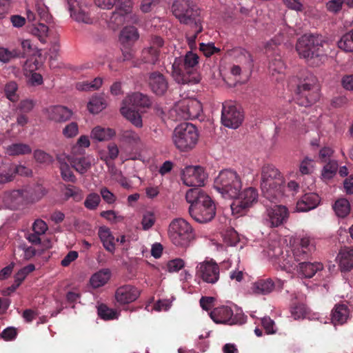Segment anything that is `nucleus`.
<instances>
[{
    "label": "nucleus",
    "mask_w": 353,
    "mask_h": 353,
    "mask_svg": "<svg viewBox=\"0 0 353 353\" xmlns=\"http://www.w3.org/2000/svg\"><path fill=\"white\" fill-rule=\"evenodd\" d=\"M32 152L31 147L26 143H15L6 148V154L9 156L29 154Z\"/></svg>",
    "instance_id": "35"
},
{
    "label": "nucleus",
    "mask_w": 353,
    "mask_h": 353,
    "mask_svg": "<svg viewBox=\"0 0 353 353\" xmlns=\"http://www.w3.org/2000/svg\"><path fill=\"white\" fill-rule=\"evenodd\" d=\"M171 139L178 150L187 152L194 148L197 144L199 132L194 125L185 122L174 129Z\"/></svg>",
    "instance_id": "7"
},
{
    "label": "nucleus",
    "mask_w": 353,
    "mask_h": 353,
    "mask_svg": "<svg viewBox=\"0 0 353 353\" xmlns=\"http://www.w3.org/2000/svg\"><path fill=\"white\" fill-rule=\"evenodd\" d=\"M64 187L63 194L66 199L72 198L74 201H79L82 199V191L78 187L72 185H64Z\"/></svg>",
    "instance_id": "45"
},
{
    "label": "nucleus",
    "mask_w": 353,
    "mask_h": 353,
    "mask_svg": "<svg viewBox=\"0 0 353 353\" xmlns=\"http://www.w3.org/2000/svg\"><path fill=\"white\" fill-rule=\"evenodd\" d=\"M23 190H14L4 194L3 201L5 205L12 210L19 208L26 201Z\"/></svg>",
    "instance_id": "22"
},
{
    "label": "nucleus",
    "mask_w": 353,
    "mask_h": 353,
    "mask_svg": "<svg viewBox=\"0 0 353 353\" xmlns=\"http://www.w3.org/2000/svg\"><path fill=\"white\" fill-rule=\"evenodd\" d=\"M33 156L37 162L40 163H52L54 161L53 157L42 150H35Z\"/></svg>",
    "instance_id": "51"
},
{
    "label": "nucleus",
    "mask_w": 353,
    "mask_h": 353,
    "mask_svg": "<svg viewBox=\"0 0 353 353\" xmlns=\"http://www.w3.org/2000/svg\"><path fill=\"white\" fill-rule=\"evenodd\" d=\"M190 216L199 223L211 221L216 215V206L212 199L200 188H191L185 194Z\"/></svg>",
    "instance_id": "2"
},
{
    "label": "nucleus",
    "mask_w": 353,
    "mask_h": 353,
    "mask_svg": "<svg viewBox=\"0 0 353 353\" xmlns=\"http://www.w3.org/2000/svg\"><path fill=\"white\" fill-rule=\"evenodd\" d=\"M320 203V198L317 194L307 193L297 201L296 210L299 212H307L314 209Z\"/></svg>",
    "instance_id": "23"
},
{
    "label": "nucleus",
    "mask_w": 353,
    "mask_h": 353,
    "mask_svg": "<svg viewBox=\"0 0 353 353\" xmlns=\"http://www.w3.org/2000/svg\"><path fill=\"white\" fill-rule=\"evenodd\" d=\"M269 68L272 72V74H274V72L283 74L285 72V65L281 58L279 57H275L270 61Z\"/></svg>",
    "instance_id": "50"
},
{
    "label": "nucleus",
    "mask_w": 353,
    "mask_h": 353,
    "mask_svg": "<svg viewBox=\"0 0 353 353\" xmlns=\"http://www.w3.org/2000/svg\"><path fill=\"white\" fill-rule=\"evenodd\" d=\"M48 227L46 223L40 219L36 220L32 225V230L34 232L39 234H43L47 230Z\"/></svg>",
    "instance_id": "62"
},
{
    "label": "nucleus",
    "mask_w": 353,
    "mask_h": 353,
    "mask_svg": "<svg viewBox=\"0 0 353 353\" xmlns=\"http://www.w3.org/2000/svg\"><path fill=\"white\" fill-rule=\"evenodd\" d=\"M10 172L13 174V179L17 174L25 176H29L32 174L31 170L22 165H17L14 168H10Z\"/></svg>",
    "instance_id": "60"
},
{
    "label": "nucleus",
    "mask_w": 353,
    "mask_h": 353,
    "mask_svg": "<svg viewBox=\"0 0 353 353\" xmlns=\"http://www.w3.org/2000/svg\"><path fill=\"white\" fill-rule=\"evenodd\" d=\"M339 267L341 271H350L353 268V248L344 247L339 254Z\"/></svg>",
    "instance_id": "27"
},
{
    "label": "nucleus",
    "mask_w": 353,
    "mask_h": 353,
    "mask_svg": "<svg viewBox=\"0 0 353 353\" xmlns=\"http://www.w3.org/2000/svg\"><path fill=\"white\" fill-rule=\"evenodd\" d=\"M140 296L139 290L132 285H124L118 288L115 292L117 302L124 305L135 301Z\"/></svg>",
    "instance_id": "16"
},
{
    "label": "nucleus",
    "mask_w": 353,
    "mask_h": 353,
    "mask_svg": "<svg viewBox=\"0 0 353 353\" xmlns=\"http://www.w3.org/2000/svg\"><path fill=\"white\" fill-rule=\"evenodd\" d=\"M79 132V127L76 122H71L63 129V134L66 138L75 137Z\"/></svg>",
    "instance_id": "56"
},
{
    "label": "nucleus",
    "mask_w": 353,
    "mask_h": 353,
    "mask_svg": "<svg viewBox=\"0 0 353 353\" xmlns=\"http://www.w3.org/2000/svg\"><path fill=\"white\" fill-rule=\"evenodd\" d=\"M185 100L176 103L169 112V117L173 121L189 119Z\"/></svg>",
    "instance_id": "32"
},
{
    "label": "nucleus",
    "mask_w": 353,
    "mask_h": 353,
    "mask_svg": "<svg viewBox=\"0 0 353 353\" xmlns=\"http://www.w3.org/2000/svg\"><path fill=\"white\" fill-rule=\"evenodd\" d=\"M325 44L326 41L322 35L305 34L298 39L296 50L301 57L307 61L313 59L318 65L326 59Z\"/></svg>",
    "instance_id": "4"
},
{
    "label": "nucleus",
    "mask_w": 353,
    "mask_h": 353,
    "mask_svg": "<svg viewBox=\"0 0 353 353\" xmlns=\"http://www.w3.org/2000/svg\"><path fill=\"white\" fill-rule=\"evenodd\" d=\"M61 175L65 181L75 183L77 178L70 168L68 164L63 163L60 167Z\"/></svg>",
    "instance_id": "52"
},
{
    "label": "nucleus",
    "mask_w": 353,
    "mask_h": 353,
    "mask_svg": "<svg viewBox=\"0 0 353 353\" xmlns=\"http://www.w3.org/2000/svg\"><path fill=\"white\" fill-rule=\"evenodd\" d=\"M214 298L212 296H202L199 301L203 310L209 311L214 305Z\"/></svg>",
    "instance_id": "61"
},
{
    "label": "nucleus",
    "mask_w": 353,
    "mask_h": 353,
    "mask_svg": "<svg viewBox=\"0 0 353 353\" xmlns=\"http://www.w3.org/2000/svg\"><path fill=\"white\" fill-rule=\"evenodd\" d=\"M139 34L134 26H126L120 33L119 41L123 43L130 45L138 40Z\"/></svg>",
    "instance_id": "33"
},
{
    "label": "nucleus",
    "mask_w": 353,
    "mask_h": 353,
    "mask_svg": "<svg viewBox=\"0 0 353 353\" xmlns=\"http://www.w3.org/2000/svg\"><path fill=\"white\" fill-rule=\"evenodd\" d=\"M305 310L302 305H296L291 307V314L294 319H299L304 316Z\"/></svg>",
    "instance_id": "63"
},
{
    "label": "nucleus",
    "mask_w": 353,
    "mask_h": 353,
    "mask_svg": "<svg viewBox=\"0 0 353 353\" xmlns=\"http://www.w3.org/2000/svg\"><path fill=\"white\" fill-rule=\"evenodd\" d=\"M197 28L192 34H187L186 39L190 51L184 56L175 57L172 65L171 76L179 84H196L201 80L198 72L199 57L192 50L196 48V39L198 34L202 31L201 22L196 26Z\"/></svg>",
    "instance_id": "1"
},
{
    "label": "nucleus",
    "mask_w": 353,
    "mask_h": 353,
    "mask_svg": "<svg viewBox=\"0 0 353 353\" xmlns=\"http://www.w3.org/2000/svg\"><path fill=\"white\" fill-rule=\"evenodd\" d=\"M97 312L100 318L105 321L112 320L118 317L117 312L114 310L108 307L105 304L99 305Z\"/></svg>",
    "instance_id": "44"
},
{
    "label": "nucleus",
    "mask_w": 353,
    "mask_h": 353,
    "mask_svg": "<svg viewBox=\"0 0 353 353\" xmlns=\"http://www.w3.org/2000/svg\"><path fill=\"white\" fill-rule=\"evenodd\" d=\"M35 270L34 264H29L19 270L14 276V279L22 283L26 277Z\"/></svg>",
    "instance_id": "55"
},
{
    "label": "nucleus",
    "mask_w": 353,
    "mask_h": 353,
    "mask_svg": "<svg viewBox=\"0 0 353 353\" xmlns=\"http://www.w3.org/2000/svg\"><path fill=\"white\" fill-rule=\"evenodd\" d=\"M333 209L337 216L345 218L350 212V202L345 198L339 199L335 201Z\"/></svg>",
    "instance_id": "38"
},
{
    "label": "nucleus",
    "mask_w": 353,
    "mask_h": 353,
    "mask_svg": "<svg viewBox=\"0 0 353 353\" xmlns=\"http://www.w3.org/2000/svg\"><path fill=\"white\" fill-rule=\"evenodd\" d=\"M189 119H194L199 117L202 112V105L196 99H184Z\"/></svg>",
    "instance_id": "39"
},
{
    "label": "nucleus",
    "mask_w": 353,
    "mask_h": 353,
    "mask_svg": "<svg viewBox=\"0 0 353 353\" xmlns=\"http://www.w3.org/2000/svg\"><path fill=\"white\" fill-rule=\"evenodd\" d=\"M214 188L223 198H236L242 188L241 177L234 170H223L215 178Z\"/></svg>",
    "instance_id": "6"
},
{
    "label": "nucleus",
    "mask_w": 353,
    "mask_h": 353,
    "mask_svg": "<svg viewBox=\"0 0 353 353\" xmlns=\"http://www.w3.org/2000/svg\"><path fill=\"white\" fill-rule=\"evenodd\" d=\"M343 0H331L327 3V9L332 12L336 13L342 8Z\"/></svg>",
    "instance_id": "64"
},
{
    "label": "nucleus",
    "mask_w": 353,
    "mask_h": 353,
    "mask_svg": "<svg viewBox=\"0 0 353 353\" xmlns=\"http://www.w3.org/2000/svg\"><path fill=\"white\" fill-rule=\"evenodd\" d=\"M101 198L98 194L90 193L87 196L84 201V205L87 209L93 210L98 207Z\"/></svg>",
    "instance_id": "48"
},
{
    "label": "nucleus",
    "mask_w": 353,
    "mask_h": 353,
    "mask_svg": "<svg viewBox=\"0 0 353 353\" xmlns=\"http://www.w3.org/2000/svg\"><path fill=\"white\" fill-rule=\"evenodd\" d=\"M115 132L110 128H103L99 126L95 127L92 130V137L99 141H106L114 136Z\"/></svg>",
    "instance_id": "40"
},
{
    "label": "nucleus",
    "mask_w": 353,
    "mask_h": 353,
    "mask_svg": "<svg viewBox=\"0 0 353 353\" xmlns=\"http://www.w3.org/2000/svg\"><path fill=\"white\" fill-rule=\"evenodd\" d=\"M148 82L151 90L157 95H163L168 89V81L166 77L159 71L150 72L148 75Z\"/></svg>",
    "instance_id": "17"
},
{
    "label": "nucleus",
    "mask_w": 353,
    "mask_h": 353,
    "mask_svg": "<svg viewBox=\"0 0 353 353\" xmlns=\"http://www.w3.org/2000/svg\"><path fill=\"white\" fill-rule=\"evenodd\" d=\"M70 164L81 174L85 173L91 167L90 159L85 157L72 158Z\"/></svg>",
    "instance_id": "37"
},
{
    "label": "nucleus",
    "mask_w": 353,
    "mask_h": 353,
    "mask_svg": "<svg viewBox=\"0 0 353 353\" xmlns=\"http://www.w3.org/2000/svg\"><path fill=\"white\" fill-rule=\"evenodd\" d=\"M184 265L185 263L183 260L181 259H175L168 262V269L170 272H178L181 270Z\"/></svg>",
    "instance_id": "59"
},
{
    "label": "nucleus",
    "mask_w": 353,
    "mask_h": 353,
    "mask_svg": "<svg viewBox=\"0 0 353 353\" xmlns=\"http://www.w3.org/2000/svg\"><path fill=\"white\" fill-rule=\"evenodd\" d=\"M196 276L205 283L214 284L219 279L220 268L213 259L199 263L196 267Z\"/></svg>",
    "instance_id": "14"
},
{
    "label": "nucleus",
    "mask_w": 353,
    "mask_h": 353,
    "mask_svg": "<svg viewBox=\"0 0 353 353\" xmlns=\"http://www.w3.org/2000/svg\"><path fill=\"white\" fill-rule=\"evenodd\" d=\"M70 12V16L75 21L78 22H83L85 23H92V20L87 12L83 10L78 5L74 7L72 10H68Z\"/></svg>",
    "instance_id": "42"
},
{
    "label": "nucleus",
    "mask_w": 353,
    "mask_h": 353,
    "mask_svg": "<svg viewBox=\"0 0 353 353\" xmlns=\"http://www.w3.org/2000/svg\"><path fill=\"white\" fill-rule=\"evenodd\" d=\"M48 118L57 123L65 122L70 119L72 111L63 105H52L46 110Z\"/></svg>",
    "instance_id": "21"
},
{
    "label": "nucleus",
    "mask_w": 353,
    "mask_h": 353,
    "mask_svg": "<svg viewBox=\"0 0 353 353\" xmlns=\"http://www.w3.org/2000/svg\"><path fill=\"white\" fill-rule=\"evenodd\" d=\"M261 325L268 334L276 333L274 321L269 316H265L261 319Z\"/></svg>",
    "instance_id": "57"
},
{
    "label": "nucleus",
    "mask_w": 353,
    "mask_h": 353,
    "mask_svg": "<svg viewBox=\"0 0 353 353\" xmlns=\"http://www.w3.org/2000/svg\"><path fill=\"white\" fill-rule=\"evenodd\" d=\"M199 50L201 51L206 57H210L215 53L220 52V49L216 48L212 43H201L199 44Z\"/></svg>",
    "instance_id": "53"
},
{
    "label": "nucleus",
    "mask_w": 353,
    "mask_h": 353,
    "mask_svg": "<svg viewBox=\"0 0 353 353\" xmlns=\"http://www.w3.org/2000/svg\"><path fill=\"white\" fill-rule=\"evenodd\" d=\"M155 216L153 212H147L143 215L141 225L144 230L150 229L155 223Z\"/></svg>",
    "instance_id": "54"
},
{
    "label": "nucleus",
    "mask_w": 353,
    "mask_h": 353,
    "mask_svg": "<svg viewBox=\"0 0 353 353\" xmlns=\"http://www.w3.org/2000/svg\"><path fill=\"white\" fill-rule=\"evenodd\" d=\"M123 105H131L134 108H148L152 102L149 97L141 92H134L128 95L123 101Z\"/></svg>",
    "instance_id": "24"
},
{
    "label": "nucleus",
    "mask_w": 353,
    "mask_h": 353,
    "mask_svg": "<svg viewBox=\"0 0 353 353\" xmlns=\"http://www.w3.org/2000/svg\"><path fill=\"white\" fill-rule=\"evenodd\" d=\"M319 98V87L316 78L312 74H307L301 81L296 89V103L304 107L310 106Z\"/></svg>",
    "instance_id": "10"
},
{
    "label": "nucleus",
    "mask_w": 353,
    "mask_h": 353,
    "mask_svg": "<svg viewBox=\"0 0 353 353\" xmlns=\"http://www.w3.org/2000/svg\"><path fill=\"white\" fill-rule=\"evenodd\" d=\"M268 254L269 256H281V258L279 257V263H281V265L285 269H294L295 268L297 267V265L295 263L296 261L294 260V254L291 256L288 254V252L284 254L282 249L280 247H278L273 250H270L268 252Z\"/></svg>",
    "instance_id": "29"
},
{
    "label": "nucleus",
    "mask_w": 353,
    "mask_h": 353,
    "mask_svg": "<svg viewBox=\"0 0 353 353\" xmlns=\"http://www.w3.org/2000/svg\"><path fill=\"white\" fill-rule=\"evenodd\" d=\"M172 11L181 23H194L195 26H197L200 23L199 10L189 0H174Z\"/></svg>",
    "instance_id": "11"
},
{
    "label": "nucleus",
    "mask_w": 353,
    "mask_h": 353,
    "mask_svg": "<svg viewBox=\"0 0 353 353\" xmlns=\"http://www.w3.org/2000/svg\"><path fill=\"white\" fill-rule=\"evenodd\" d=\"M23 58V52L19 48L0 47V62L8 63L17 59Z\"/></svg>",
    "instance_id": "30"
},
{
    "label": "nucleus",
    "mask_w": 353,
    "mask_h": 353,
    "mask_svg": "<svg viewBox=\"0 0 353 353\" xmlns=\"http://www.w3.org/2000/svg\"><path fill=\"white\" fill-rule=\"evenodd\" d=\"M160 50L152 48H144L141 54L140 61H132L133 67H139L141 63L154 65L159 61Z\"/></svg>",
    "instance_id": "26"
},
{
    "label": "nucleus",
    "mask_w": 353,
    "mask_h": 353,
    "mask_svg": "<svg viewBox=\"0 0 353 353\" xmlns=\"http://www.w3.org/2000/svg\"><path fill=\"white\" fill-rule=\"evenodd\" d=\"M168 235L171 242L176 246L188 248L195 239L192 225L184 219H175L170 223Z\"/></svg>",
    "instance_id": "9"
},
{
    "label": "nucleus",
    "mask_w": 353,
    "mask_h": 353,
    "mask_svg": "<svg viewBox=\"0 0 353 353\" xmlns=\"http://www.w3.org/2000/svg\"><path fill=\"white\" fill-rule=\"evenodd\" d=\"M231 204V209L233 213L243 214L245 210L250 208L257 202L258 192L254 188L245 189L236 198Z\"/></svg>",
    "instance_id": "13"
},
{
    "label": "nucleus",
    "mask_w": 353,
    "mask_h": 353,
    "mask_svg": "<svg viewBox=\"0 0 353 353\" xmlns=\"http://www.w3.org/2000/svg\"><path fill=\"white\" fill-rule=\"evenodd\" d=\"M338 46L345 52H353V30L341 38L338 41Z\"/></svg>",
    "instance_id": "43"
},
{
    "label": "nucleus",
    "mask_w": 353,
    "mask_h": 353,
    "mask_svg": "<svg viewBox=\"0 0 353 353\" xmlns=\"http://www.w3.org/2000/svg\"><path fill=\"white\" fill-rule=\"evenodd\" d=\"M350 316V310L345 304H336L332 310V323L336 325H343Z\"/></svg>",
    "instance_id": "25"
},
{
    "label": "nucleus",
    "mask_w": 353,
    "mask_h": 353,
    "mask_svg": "<svg viewBox=\"0 0 353 353\" xmlns=\"http://www.w3.org/2000/svg\"><path fill=\"white\" fill-rule=\"evenodd\" d=\"M210 318L216 323H228L230 325L238 323L233 317V311L228 306L222 305L214 308L210 313Z\"/></svg>",
    "instance_id": "20"
},
{
    "label": "nucleus",
    "mask_w": 353,
    "mask_h": 353,
    "mask_svg": "<svg viewBox=\"0 0 353 353\" xmlns=\"http://www.w3.org/2000/svg\"><path fill=\"white\" fill-rule=\"evenodd\" d=\"M243 120V114L234 101H228L223 103L221 111L223 125L228 128L236 129L241 124Z\"/></svg>",
    "instance_id": "12"
},
{
    "label": "nucleus",
    "mask_w": 353,
    "mask_h": 353,
    "mask_svg": "<svg viewBox=\"0 0 353 353\" xmlns=\"http://www.w3.org/2000/svg\"><path fill=\"white\" fill-rule=\"evenodd\" d=\"M288 217V210L283 205H274L267 209L265 220L271 227H278L286 221Z\"/></svg>",
    "instance_id": "19"
},
{
    "label": "nucleus",
    "mask_w": 353,
    "mask_h": 353,
    "mask_svg": "<svg viewBox=\"0 0 353 353\" xmlns=\"http://www.w3.org/2000/svg\"><path fill=\"white\" fill-rule=\"evenodd\" d=\"M283 182L280 172L273 165H265L261 170V188L265 197L273 201L280 194Z\"/></svg>",
    "instance_id": "8"
},
{
    "label": "nucleus",
    "mask_w": 353,
    "mask_h": 353,
    "mask_svg": "<svg viewBox=\"0 0 353 353\" xmlns=\"http://www.w3.org/2000/svg\"><path fill=\"white\" fill-rule=\"evenodd\" d=\"M18 85L15 81H11L5 85L4 92L6 97L11 101H17L19 96L17 94Z\"/></svg>",
    "instance_id": "46"
},
{
    "label": "nucleus",
    "mask_w": 353,
    "mask_h": 353,
    "mask_svg": "<svg viewBox=\"0 0 353 353\" xmlns=\"http://www.w3.org/2000/svg\"><path fill=\"white\" fill-rule=\"evenodd\" d=\"M283 284L281 281H274L272 279H262L252 283L251 290L255 294L265 295L271 293L276 289L281 290Z\"/></svg>",
    "instance_id": "18"
},
{
    "label": "nucleus",
    "mask_w": 353,
    "mask_h": 353,
    "mask_svg": "<svg viewBox=\"0 0 353 353\" xmlns=\"http://www.w3.org/2000/svg\"><path fill=\"white\" fill-rule=\"evenodd\" d=\"M105 101L101 96H92L88 103V109L92 114H97L100 112L105 109Z\"/></svg>",
    "instance_id": "41"
},
{
    "label": "nucleus",
    "mask_w": 353,
    "mask_h": 353,
    "mask_svg": "<svg viewBox=\"0 0 353 353\" xmlns=\"http://www.w3.org/2000/svg\"><path fill=\"white\" fill-rule=\"evenodd\" d=\"M121 139L123 141L131 145L138 144L140 142L139 134L131 130H123L121 133Z\"/></svg>",
    "instance_id": "47"
},
{
    "label": "nucleus",
    "mask_w": 353,
    "mask_h": 353,
    "mask_svg": "<svg viewBox=\"0 0 353 353\" xmlns=\"http://www.w3.org/2000/svg\"><path fill=\"white\" fill-rule=\"evenodd\" d=\"M206 179L207 174L201 166H187L183 170L181 180L187 186L199 188L204 185Z\"/></svg>",
    "instance_id": "15"
},
{
    "label": "nucleus",
    "mask_w": 353,
    "mask_h": 353,
    "mask_svg": "<svg viewBox=\"0 0 353 353\" xmlns=\"http://www.w3.org/2000/svg\"><path fill=\"white\" fill-rule=\"evenodd\" d=\"M109 269H103L94 273L90 279V285L94 288L103 286L110 278Z\"/></svg>",
    "instance_id": "34"
},
{
    "label": "nucleus",
    "mask_w": 353,
    "mask_h": 353,
    "mask_svg": "<svg viewBox=\"0 0 353 353\" xmlns=\"http://www.w3.org/2000/svg\"><path fill=\"white\" fill-rule=\"evenodd\" d=\"M26 17L28 21L32 23L29 27L30 33L45 43L49 29L44 23H49L52 19L48 8L41 1L37 0L32 10L26 9Z\"/></svg>",
    "instance_id": "5"
},
{
    "label": "nucleus",
    "mask_w": 353,
    "mask_h": 353,
    "mask_svg": "<svg viewBox=\"0 0 353 353\" xmlns=\"http://www.w3.org/2000/svg\"><path fill=\"white\" fill-rule=\"evenodd\" d=\"M17 336V329L14 327H8L4 329L0 334L1 338L5 341H12Z\"/></svg>",
    "instance_id": "58"
},
{
    "label": "nucleus",
    "mask_w": 353,
    "mask_h": 353,
    "mask_svg": "<svg viewBox=\"0 0 353 353\" xmlns=\"http://www.w3.org/2000/svg\"><path fill=\"white\" fill-rule=\"evenodd\" d=\"M121 114L137 128L142 127V119L138 110L131 105H123L120 109Z\"/></svg>",
    "instance_id": "31"
},
{
    "label": "nucleus",
    "mask_w": 353,
    "mask_h": 353,
    "mask_svg": "<svg viewBox=\"0 0 353 353\" xmlns=\"http://www.w3.org/2000/svg\"><path fill=\"white\" fill-rule=\"evenodd\" d=\"M315 250L314 241L307 236L302 237L299 244L294 248V260L299 262L298 271L305 278H312L323 268L321 263L307 261Z\"/></svg>",
    "instance_id": "3"
},
{
    "label": "nucleus",
    "mask_w": 353,
    "mask_h": 353,
    "mask_svg": "<svg viewBox=\"0 0 353 353\" xmlns=\"http://www.w3.org/2000/svg\"><path fill=\"white\" fill-rule=\"evenodd\" d=\"M131 12V2L125 0L123 5L120 4L119 8L112 13V19L118 20L119 23L124 22Z\"/></svg>",
    "instance_id": "36"
},
{
    "label": "nucleus",
    "mask_w": 353,
    "mask_h": 353,
    "mask_svg": "<svg viewBox=\"0 0 353 353\" xmlns=\"http://www.w3.org/2000/svg\"><path fill=\"white\" fill-rule=\"evenodd\" d=\"M98 235L104 248L110 253H114L115 250V239L114 236L112 234L110 230L105 226L100 227Z\"/></svg>",
    "instance_id": "28"
},
{
    "label": "nucleus",
    "mask_w": 353,
    "mask_h": 353,
    "mask_svg": "<svg viewBox=\"0 0 353 353\" xmlns=\"http://www.w3.org/2000/svg\"><path fill=\"white\" fill-rule=\"evenodd\" d=\"M337 170V163L336 161H329L323 169L322 176L325 179H330L336 173Z\"/></svg>",
    "instance_id": "49"
}]
</instances>
